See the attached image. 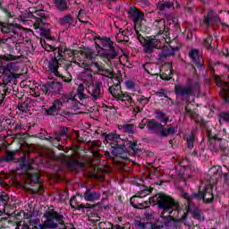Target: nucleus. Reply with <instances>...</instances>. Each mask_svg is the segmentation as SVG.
Here are the masks:
<instances>
[{"instance_id": "nucleus-42", "label": "nucleus", "mask_w": 229, "mask_h": 229, "mask_svg": "<svg viewBox=\"0 0 229 229\" xmlns=\"http://www.w3.org/2000/svg\"><path fill=\"white\" fill-rule=\"evenodd\" d=\"M72 22V16L71 14H66L60 19V23L65 26V24H71Z\"/></svg>"}, {"instance_id": "nucleus-26", "label": "nucleus", "mask_w": 229, "mask_h": 229, "mask_svg": "<svg viewBox=\"0 0 229 229\" xmlns=\"http://www.w3.org/2000/svg\"><path fill=\"white\" fill-rule=\"evenodd\" d=\"M211 13H213L212 11H210L208 14V17L204 19V24H206L207 26L216 24V22L219 21V16H212Z\"/></svg>"}, {"instance_id": "nucleus-12", "label": "nucleus", "mask_w": 229, "mask_h": 229, "mask_svg": "<svg viewBox=\"0 0 229 229\" xmlns=\"http://www.w3.org/2000/svg\"><path fill=\"white\" fill-rule=\"evenodd\" d=\"M60 59H56V57H52L50 61L48 62V69L55 76H57L60 78L62 76V73L58 72V69H60V63L58 62Z\"/></svg>"}, {"instance_id": "nucleus-15", "label": "nucleus", "mask_w": 229, "mask_h": 229, "mask_svg": "<svg viewBox=\"0 0 229 229\" xmlns=\"http://www.w3.org/2000/svg\"><path fill=\"white\" fill-rule=\"evenodd\" d=\"M34 30H40L42 37H46V38H49L47 33H49V30L46 29V24L41 18H38L36 22L34 23Z\"/></svg>"}, {"instance_id": "nucleus-30", "label": "nucleus", "mask_w": 229, "mask_h": 229, "mask_svg": "<svg viewBox=\"0 0 229 229\" xmlns=\"http://www.w3.org/2000/svg\"><path fill=\"white\" fill-rule=\"evenodd\" d=\"M157 8L161 12H164V10H169L170 8H174V4L173 2H159L157 4Z\"/></svg>"}, {"instance_id": "nucleus-35", "label": "nucleus", "mask_w": 229, "mask_h": 229, "mask_svg": "<svg viewBox=\"0 0 229 229\" xmlns=\"http://www.w3.org/2000/svg\"><path fill=\"white\" fill-rule=\"evenodd\" d=\"M19 56L12 55V54H4L0 55V60L3 62H13L14 60H18Z\"/></svg>"}, {"instance_id": "nucleus-17", "label": "nucleus", "mask_w": 229, "mask_h": 229, "mask_svg": "<svg viewBox=\"0 0 229 229\" xmlns=\"http://www.w3.org/2000/svg\"><path fill=\"white\" fill-rule=\"evenodd\" d=\"M178 131L177 127H174L173 125H168L167 127H161V130L159 131V134L161 137H169V135H174L176 131Z\"/></svg>"}, {"instance_id": "nucleus-59", "label": "nucleus", "mask_w": 229, "mask_h": 229, "mask_svg": "<svg viewBox=\"0 0 229 229\" xmlns=\"http://www.w3.org/2000/svg\"><path fill=\"white\" fill-rule=\"evenodd\" d=\"M3 44H7V46H10L12 41L10 38H0V46H3Z\"/></svg>"}, {"instance_id": "nucleus-16", "label": "nucleus", "mask_w": 229, "mask_h": 229, "mask_svg": "<svg viewBox=\"0 0 229 229\" xmlns=\"http://www.w3.org/2000/svg\"><path fill=\"white\" fill-rule=\"evenodd\" d=\"M101 199V193L98 191H92L91 190H87L84 193V199L86 201H98Z\"/></svg>"}, {"instance_id": "nucleus-23", "label": "nucleus", "mask_w": 229, "mask_h": 229, "mask_svg": "<svg viewBox=\"0 0 229 229\" xmlns=\"http://www.w3.org/2000/svg\"><path fill=\"white\" fill-rule=\"evenodd\" d=\"M116 83L111 87H109V92L110 94H112V96H114V98H116V99H119V98L121 97V92H119L121 90V81H119L118 80H116Z\"/></svg>"}, {"instance_id": "nucleus-4", "label": "nucleus", "mask_w": 229, "mask_h": 229, "mask_svg": "<svg viewBox=\"0 0 229 229\" xmlns=\"http://www.w3.org/2000/svg\"><path fill=\"white\" fill-rule=\"evenodd\" d=\"M2 33H6L9 35V39L13 44H21L24 40V35L21 32V29L15 24H5L2 26Z\"/></svg>"}, {"instance_id": "nucleus-47", "label": "nucleus", "mask_w": 229, "mask_h": 229, "mask_svg": "<svg viewBox=\"0 0 229 229\" xmlns=\"http://www.w3.org/2000/svg\"><path fill=\"white\" fill-rule=\"evenodd\" d=\"M157 119L163 121V123H167L169 121V117L165 116V114L162 113V111L157 112Z\"/></svg>"}, {"instance_id": "nucleus-50", "label": "nucleus", "mask_w": 229, "mask_h": 229, "mask_svg": "<svg viewBox=\"0 0 229 229\" xmlns=\"http://www.w3.org/2000/svg\"><path fill=\"white\" fill-rule=\"evenodd\" d=\"M151 194V190L143 189L139 191L140 198H146V196H149Z\"/></svg>"}, {"instance_id": "nucleus-36", "label": "nucleus", "mask_w": 229, "mask_h": 229, "mask_svg": "<svg viewBox=\"0 0 229 229\" xmlns=\"http://www.w3.org/2000/svg\"><path fill=\"white\" fill-rule=\"evenodd\" d=\"M188 148L190 149H192L194 148V142H196V134L194 132H191V135L188 136L186 138Z\"/></svg>"}, {"instance_id": "nucleus-53", "label": "nucleus", "mask_w": 229, "mask_h": 229, "mask_svg": "<svg viewBox=\"0 0 229 229\" xmlns=\"http://www.w3.org/2000/svg\"><path fill=\"white\" fill-rule=\"evenodd\" d=\"M82 55L88 59V60H94V55H92V52L90 50H85L82 52Z\"/></svg>"}, {"instance_id": "nucleus-37", "label": "nucleus", "mask_w": 229, "mask_h": 229, "mask_svg": "<svg viewBox=\"0 0 229 229\" xmlns=\"http://www.w3.org/2000/svg\"><path fill=\"white\" fill-rule=\"evenodd\" d=\"M15 153H17V151L7 150L5 157H4L3 158L4 162H12L13 160H14Z\"/></svg>"}, {"instance_id": "nucleus-21", "label": "nucleus", "mask_w": 229, "mask_h": 229, "mask_svg": "<svg viewBox=\"0 0 229 229\" xmlns=\"http://www.w3.org/2000/svg\"><path fill=\"white\" fill-rule=\"evenodd\" d=\"M154 28L157 31V35H162L165 31V20H156L153 23Z\"/></svg>"}, {"instance_id": "nucleus-38", "label": "nucleus", "mask_w": 229, "mask_h": 229, "mask_svg": "<svg viewBox=\"0 0 229 229\" xmlns=\"http://www.w3.org/2000/svg\"><path fill=\"white\" fill-rule=\"evenodd\" d=\"M133 124H123L121 125V130H123L125 133H135Z\"/></svg>"}, {"instance_id": "nucleus-62", "label": "nucleus", "mask_w": 229, "mask_h": 229, "mask_svg": "<svg viewBox=\"0 0 229 229\" xmlns=\"http://www.w3.org/2000/svg\"><path fill=\"white\" fill-rule=\"evenodd\" d=\"M70 101H76V95L74 93L71 92L69 95H67Z\"/></svg>"}, {"instance_id": "nucleus-28", "label": "nucleus", "mask_w": 229, "mask_h": 229, "mask_svg": "<svg viewBox=\"0 0 229 229\" xmlns=\"http://www.w3.org/2000/svg\"><path fill=\"white\" fill-rule=\"evenodd\" d=\"M101 44L106 49H108L109 51H114V42L109 38H102Z\"/></svg>"}, {"instance_id": "nucleus-40", "label": "nucleus", "mask_w": 229, "mask_h": 229, "mask_svg": "<svg viewBox=\"0 0 229 229\" xmlns=\"http://www.w3.org/2000/svg\"><path fill=\"white\" fill-rule=\"evenodd\" d=\"M222 174L224 176V183L225 185H229V169L228 167L225 166L222 168Z\"/></svg>"}, {"instance_id": "nucleus-9", "label": "nucleus", "mask_w": 229, "mask_h": 229, "mask_svg": "<svg viewBox=\"0 0 229 229\" xmlns=\"http://www.w3.org/2000/svg\"><path fill=\"white\" fill-rule=\"evenodd\" d=\"M221 174H223V168L212 167L208 173L209 183L216 185L221 180Z\"/></svg>"}, {"instance_id": "nucleus-22", "label": "nucleus", "mask_w": 229, "mask_h": 229, "mask_svg": "<svg viewBox=\"0 0 229 229\" xmlns=\"http://www.w3.org/2000/svg\"><path fill=\"white\" fill-rule=\"evenodd\" d=\"M223 105H229V83L225 82L223 86V91L220 93Z\"/></svg>"}, {"instance_id": "nucleus-6", "label": "nucleus", "mask_w": 229, "mask_h": 229, "mask_svg": "<svg viewBox=\"0 0 229 229\" xmlns=\"http://www.w3.org/2000/svg\"><path fill=\"white\" fill-rule=\"evenodd\" d=\"M174 90L177 96H191L192 92H199V84L194 83L187 87L176 84L174 87Z\"/></svg>"}, {"instance_id": "nucleus-57", "label": "nucleus", "mask_w": 229, "mask_h": 229, "mask_svg": "<svg viewBox=\"0 0 229 229\" xmlns=\"http://www.w3.org/2000/svg\"><path fill=\"white\" fill-rule=\"evenodd\" d=\"M156 95H157L158 98H169L167 97V92L165 91V89H162L159 91L156 92Z\"/></svg>"}, {"instance_id": "nucleus-14", "label": "nucleus", "mask_w": 229, "mask_h": 229, "mask_svg": "<svg viewBox=\"0 0 229 229\" xmlns=\"http://www.w3.org/2000/svg\"><path fill=\"white\" fill-rule=\"evenodd\" d=\"M62 106H64V103L60 99H55L52 106L47 109V115H53L54 114H60V110H62Z\"/></svg>"}, {"instance_id": "nucleus-3", "label": "nucleus", "mask_w": 229, "mask_h": 229, "mask_svg": "<svg viewBox=\"0 0 229 229\" xmlns=\"http://www.w3.org/2000/svg\"><path fill=\"white\" fill-rule=\"evenodd\" d=\"M176 206L177 204L174 202V199L173 198L164 194L160 195L158 208H161L163 210L160 216L163 217V219H166V222H165V226H169V223H171V221H174V217L171 216H164V212H169L171 208Z\"/></svg>"}, {"instance_id": "nucleus-61", "label": "nucleus", "mask_w": 229, "mask_h": 229, "mask_svg": "<svg viewBox=\"0 0 229 229\" xmlns=\"http://www.w3.org/2000/svg\"><path fill=\"white\" fill-rule=\"evenodd\" d=\"M91 65H94L98 69V71H100L101 69H103V67L99 65V64L98 63V61H96V59L91 61Z\"/></svg>"}, {"instance_id": "nucleus-33", "label": "nucleus", "mask_w": 229, "mask_h": 229, "mask_svg": "<svg viewBox=\"0 0 229 229\" xmlns=\"http://www.w3.org/2000/svg\"><path fill=\"white\" fill-rule=\"evenodd\" d=\"M99 72L101 76H106V78H109L110 80H114V76H115V72H114V70L112 69L104 70L103 68H101Z\"/></svg>"}, {"instance_id": "nucleus-52", "label": "nucleus", "mask_w": 229, "mask_h": 229, "mask_svg": "<svg viewBox=\"0 0 229 229\" xmlns=\"http://www.w3.org/2000/svg\"><path fill=\"white\" fill-rule=\"evenodd\" d=\"M137 101H139L141 106H146L149 100L146 97H140L137 98Z\"/></svg>"}, {"instance_id": "nucleus-25", "label": "nucleus", "mask_w": 229, "mask_h": 229, "mask_svg": "<svg viewBox=\"0 0 229 229\" xmlns=\"http://www.w3.org/2000/svg\"><path fill=\"white\" fill-rule=\"evenodd\" d=\"M189 55L192 59V62L195 64V65H201V55H199V51L191 50L189 53Z\"/></svg>"}, {"instance_id": "nucleus-27", "label": "nucleus", "mask_w": 229, "mask_h": 229, "mask_svg": "<svg viewBox=\"0 0 229 229\" xmlns=\"http://www.w3.org/2000/svg\"><path fill=\"white\" fill-rule=\"evenodd\" d=\"M147 128L152 131H155V130L162 128V123L156 122L155 120H148Z\"/></svg>"}, {"instance_id": "nucleus-34", "label": "nucleus", "mask_w": 229, "mask_h": 229, "mask_svg": "<svg viewBox=\"0 0 229 229\" xmlns=\"http://www.w3.org/2000/svg\"><path fill=\"white\" fill-rule=\"evenodd\" d=\"M54 3L58 10L64 12L67 10L69 7L67 6V2L65 0H54Z\"/></svg>"}, {"instance_id": "nucleus-32", "label": "nucleus", "mask_w": 229, "mask_h": 229, "mask_svg": "<svg viewBox=\"0 0 229 229\" xmlns=\"http://www.w3.org/2000/svg\"><path fill=\"white\" fill-rule=\"evenodd\" d=\"M30 98H27L23 103H21L20 106H18V110L20 114H24V112H28L30 110Z\"/></svg>"}, {"instance_id": "nucleus-49", "label": "nucleus", "mask_w": 229, "mask_h": 229, "mask_svg": "<svg viewBox=\"0 0 229 229\" xmlns=\"http://www.w3.org/2000/svg\"><path fill=\"white\" fill-rule=\"evenodd\" d=\"M186 113H187V115H189L191 119H194V121H196V119H198L199 117L197 113L189 109V107H186Z\"/></svg>"}, {"instance_id": "nucleus-7", "label": "nucleus", "mask_w": 229, "mask_h": 229, "mask_svg": "<svg viewBox=\"0 0 229 229\" xmlns=\"http://www.w3.org/2000/svg\"><path fill=\"white\" fill-rule=\"evenodd\" d=\"M209 148L211 151L217 153L219 149L226 148V140L219 138L217 135L209 134Z\"/></svg>"}, {"instance_id": "nucleus-39", "label": "nucleus", "mask_w": 229, "mask_h": 229, "mask_svg": "<svg viewBox=\"0 0 229 229\" xmlns=\"http://www.w3.org/2000/svg\"><path fill=\"white\" fill-rule=\"evenodd\" d=\"M130 38L124 34V32H119L116 35V42H129Z\"/></svg>"}, {"instance_id": "nucleus-31", "label": "nucleus", "mask_w": 229, "mask_h": 229, "mask_svg": "<svg viewBox=\"0 0 229 229\" xmlns=\"http://www.w3.org/2000/svg\"><path fill=\"white\" fill-rule=\"evenodd\" d=\"M79 67H84V77H87L88 80H92V71H90V68L87 65V64L82 63L81 64L80 63H76Z\"/></svg>"}, {"instance_id": "nucleus-44", "label": "nucleus", "mask_w": 229, "mask_h": 229, "mask_svg": "<svg viewBox=\"0 0 229 229\" xmlns=\"http://www.w3.org/2000/svg\"><path fill=\"white\" fill-rule=\"evenodd\" d=\"M160 196L161 194H157L156 196L149 198V204L157 205L158 207L160 203Z\"/></svg>"}, {"instance_id": "nucleus-18", "label": "nucleus", "mask_w": 229, "mask_h": 229, "mask_svg": "<svg viewBox=\"0 0 229 229\" xmlns=\"http://www.w3.org/2000/svg\"><path fill=\"white\" fill-rule=\"evenodd\" d=\"M157 46H158V40L156 38H151L148 41L146 42L144 46V51L145 53L151 54L152 51H155L157 49Z\"/></svg>"}, {"instance_id": "nucleus-2", "label": "nucleus", "mask_w": 229, "mask_h": 229, "mask_svg": "<svg viewBox=\"0 0 229 229\" xmlns=\"http://www.w3.org/2000/svg\"><path fill=\"white\" fill-rule=\"evenodd\" d=\"M181 196L184 199H187L189 207L192 205V199H203L206 203H210L214 200V194L212 193V188H206L199 193H193L192 196L185 192L183 190L181 191Z\"/></svg>"}, {"instance_id": "nucleus-8", "label": "nucleus", "mask_w": 229, "mask_h": 229, "mask_svg": "<svg viewBox=\"0 0 229 229\" xmlns=\"http://www.w3.org/2000/svg\"><path fill=\"white\" fill-rule=\"evenodd\" d=\"M101 87H103V82L98 81L95 83V85L88 89V93L91 98V101L94 103H98V101L103 98L104 92L103 89H101Z\"/></svg>"}, {"instance_id": "nucleus-19", "label": "nucleus", "mask_w": 229, "mask_h": 229, "mask_svg": "<svg viewBox=\"0 0 229 229\" xmlns=\"http://www.w3.org/2000/svg\"><path fill=\"white\" fill-rule=\"evenodd\" d=\"M112 155H114V157H120V158H123V159L128 158L124 147L120 145H116L115 147H113Z\"/></svg>"}, {"instance_id": "nucleus-63", "label": "nucleus", "mask_w": 229, "mask_h": 229, "mask_svg": "<svg viewBox=\"0 0 229 229\" xmlns=\"http://www.w3.org/2000/svg\"><path fill=\"white\" fill-rule=\"evenodd\" d=\"M60 101H62L63 103H69L70 99L68 98L67 95L63 96L61 98V99H59Z\"/></svg>"}, {"instance_id": "nucleus-60", "label": "nucleus", "mask_w": 229, "mask_h": 229, "mask_svg": "<svg viewBox=\"0 0 229 229\" xmlns=\"http://www.w3.org/2000/svg\"><path fill=\"white\" fill-rule=\"evenodd\" d=\"M69 129L67 127H63L60 132V137H67V131Z\"/></svg>"}, {"instance_id": "nucleus-64", "label": "nucleus", "mask_w": 229, "mask_h": 229, "mask_svg": "<svg viewBox=\"0 0 229 229\" xmlns=\"http://www.w3.org/2000/svg\"><path fill=\"white\" fill-rule=\"evenodd\" d=\"M59 114H60V115H63V117H70L71 116V113H69L68 111H63Z\"/></svg>"}, {"instance_id": "nucleus-46", "label": "nucleus", "mask_w": 229, "mask_h": 229, "mask_svg": "<svg viewBox=\"0 0 229 229\" xmlns=\"http://www.w3.org/2000/svg\"><path fill=\"white\" fill-rule=\"evenodd\" d=\"M212 36H209L204 39V46L207 47V49H213L214 46H212Z\"/></svg>"}, {"instance_id": "nucleus-51", "label": "nucleus", "mask_w": 229, "mask_h": 229, "mask_svg": "<svg viewBox=\"0 0 229 229\" xmlns=\"http://www.w3.org/2000/svg\"><path fill=\"white\" fill-rule=\"evenodd\" d=\"M111 53L106 54V57L110 58L111 60H114V58H117L119 56V54L113 48V50H109Z\"/></svg>"}, {"instance_id": "nucleus-58", "label": "nucleus", "mask_w": 229, "mask_h": 229, "mask_svg": "<svg viewBox=\"0 0 229 229\" xmlns=\"http://www.w3.org/2000/svg\"><path fill=\"white\" fill-rule=\"evenodd\" d=\"M78 19L83 24H89V21L83 20V10H80Z\"/></svg>"}, {"instance_id": "nucleus-45", "label": "nucleus", "mask_w": 229, "mask_h": 229, "mask_svg": "<svg viewBox=\"0 0 229 229\" xmlns=\"http://www.w3.org/2000/svg\"><path fill=\"white\" fill-rule=\"evenodd\" d=\"M8 201H10V197L8 195H0V205L6 207V205H8Z\"/></svg>"}, {"instance_id": "nucleus-48", "label": "nucleus", "mask_w": 229, "mask_h": 229, "mask_svg": "<svg viewBox=\"0 0 229 229\" xmlns=\"http://www.w3.org/2000/svg\"><path fill=\"white\" fill-rule=\"evenodd\" d=\"M127 146L128 148L132 149L134 153H137V151H139V147L137 146V142L135 141H127Z\"/></svg>"}, {"instance_id": "nucleus-5", "label": "nucleus", "mask_w": 229, "mask_h": 229, "mask_svg": "<svg viewBox=\"0 0 229 229\" xmlns=\"http://www.w3.org/2000/svg\"><path fill=\"white\" fill-rule=\"evenodd\" d=\"M55 160H56V162L66 164L69 169H72V171H78V169H81L83 171V169H85V165L83 164H81L76 160H72L71 159V157L64 154L55 157Z\"/></svg>"}, {"instance_id": "nucleus-55", "label": "nucleus", "mask_w": 229, "mask_h": 229, "mask_svg": "<svg viewBox=\"0 0 229 229\" xmlns=\"http://www.w3.org/2000/svg\"><path fill=\"white\" fill-rule=\"evenodd\" d=\"M30 181L33 182V183H37L40 179V174H33L30 175Z\"/></svg>"}, {"instance_id": "nucleus-29", "label": "nucleus", "mask_w": 229, "mask_h": 229, "mask_svg": "<svg viewBox=\"0 0 229 229\" xmlns=\"http://www.w3.org/2000/svg\"><path fill=\"white\" fill-rule=\"evenodd\" d=\"M76 95L78 96L81 101H83V99H87V95H85V85L79 84Z\"/></svg>"}, {"instance_id": "nucleus-54", "label": "nucleus", "mask_w": 229, "mask_h": 229, "mask_svg": "<svg viewBox=\"0 0 229 229\" xmlns=\"http://www.w3.org/2000/svg\"><path fill=\"white\" fill-rule=\"evenodd\" d=\"M119 134L114 133H109L106 136V140H115L116 139H119Z\"/></svg>"}, {"instance_id": "nucleus-24", "label": "nucleus", "mask_w": 229, "mask_h": 229, "mask_svg": "<svg viewBox=\"0 0 229 229\" xmlns=\"http://www.w3.org/2000/svg\"><path fill=\"white\" fill-rule=\"evenodd\" d=\"M70 205L73 208H94L96 207V205H91V204H89V203H87V204H77L76 203V197H73L70 200Z\"/></svg>"}, {"instance_id": "nucleus-43", "label": "nucleus", "mask_w": 229, "mask_h": 229, "mask_svg": "<svg viewBox=\"0 0 229 229\" xmlns=\"http://www.w3.org/2000/svg\"><path fill=\"white\" fill-rule=\"evenodd\" d=\"M119 101H127L128 103H131L132 98L128 93H123L121 92V95L119 97Z\"/></svg>"}, {"instance_id": "nucleus-10", "label": "nucleus", "mask_w": 229, "mask_h": 229, "mask_svg": "<svg viewBox=\"0 0 229 229\" xmlns=\"http://www.w3.org/2000/svg\"><path fill=\"white\" fill-rule=\"evenodd\" d=\"M129 17L134 22V28L137 29V26H139L140 22H142V20L144 19V14L140 12V10L133 7L129 10Z\"/></svg>"}, {"instance_id": "nucleus-13", "label": "nucleus", "mask_w": 229, "mask_h": 229, "mask_svg": "<svg viewBox=\"0 0 229 229\" xmlns=\"http://www.w3.org/2000/svg\"><path fill=\"white\" fill-rule=\"evenodd\" d=\"M45 88L47 89V92L48 91L52 94H60L63 86L61 82L50 81L45 84Z\"/></svg>"}, {"instance_id": "nucleus-41", "label": "nucleus", "mask_w": 229, "mask_h": 229, "mask_svg": "<svg viewBox=\"0 0 229 229\" xmlns=\"http://www.w3.org/2000/svg\"><path fill=\"white\" fill-rule=\"evenodd\" d=\"M171 55H173V53L171 52V50H169V48L165 47L161 53L159 54V58L161 60H165V58H167L169 56H171Z\"/></svg>"}, {"instance_id": "nucleus-1", "label": "nucleus", "mask_w": 229, "mask_h": 229, "mask_svg": "<svg viewBox=\"0 0 229 229\" xmlns=\"http://www.w3.org/2000/svg\"><path fill=\"white\" fill-rule=\"evenodd\" d=\"M47 220L43 224H39L37 229H55L58 225L64 223V216L53 209H49L46 214Z\"/></svg>"}, {"instance_id": "nucleus-11", "label": "nucleus", "mask_w": 229, "mask_h": 229, "mask_svg": "<svg viewBox=\"0 0 229 229\" xmlns=\"http://www.w3.org/2000/svg\"><path fill=\"white\" fill-rule=\"evenodd\" d=\"M2 69L4 72H8V78H19V75L14 73L19 71V66H17V63H9L5 66H2Z\"/></svg>"}, {"instance_id": "nucleus-20", "label": "nucleus", "mask_w": 229, "mask_h": 229, "mask_svg": "<svg viewBox=\"0 0 229 229\" xmlns=\"http://www.w3.org/2000/svg\"><path fill=\"white\" fill-rule=\"evenodd\" d=\"M88 173L89 175L93 176L94 178L100 180V182H103V180H105V177L101 175V173H103V170H101V168H96L91 165L89 167Z\"/></svg>"}, {"instance_id": "nucleus-56", "label": "nucleus", "mask_w": 229, "mask_h": 229, "mask_svg": "<svg viewBox=\"0 0 229 229\" xmlns=\"http://www.w3.org/2000/svg\"><path fill=\"white\" fill-rule=\"evenodd\" d=\"M194 219H198V221H203V217L201 216V212L196 210V211H193V214H192Z\"/></svg>"}]
</instances>
